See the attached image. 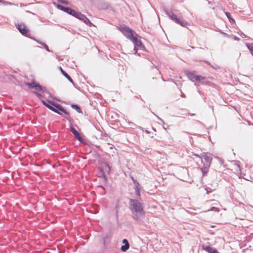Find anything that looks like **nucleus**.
I'll return each mask as SVG.
<instances>
[{
    "instance_id": "1",
    "label": "nucleus",
    "mask_w": 253,
    "mask_h": 253,
    "mask_svg": "<svg viewBox=\"0 0 253 253\" xmlns=\"http://www.w3.org/2000/svg\"><path fill=\"white\" fill-rule=\"evenodd\" d=\"M120 31L128 39L130 40L134 44L133 50L137 52V47L141 49L142 43L140 39H138V35L132 29L127 26H122L120 28Z\"/></svg>"
},
{
    "instance_id": "2",
    "label": "nucleus",
    "mask_w": 253,
    "mask_h": 253,
    "mask_svg": "<svg viewBox=\"0 0 253 253\" xmlns=\"http://www.w3.org/2000/svg\"><path fill=\"white\" fill-rule=\"evenodd\" d=\"M130 204L133 218L136 220H140L144 218L145 212L141 203L138 200L130 199Z\"/></svg>"
},
{
    "instance_id": "3",
    "label": "nucleus",
    "mask_w": 253,
    "mask_h": 253,
    "mask_svg": "<svg viewBox=\"0 0 253 253\" xmlns=\"http://www.w3.org/2000/svg\"><path fill=\"white\" fill-rule=\"evenodd\" d=\"M201 159V163L203 166L201 168V170L203 172V175L207 174L209 171L211 164L212 161V157L211 155H208L206 153H203L201 156L196 155Z\"/></svg>"
},
{
    "instance_id": "4",
    "label": "nucleus",
    "mask_w": 253,
    "mask_h": 253,
    "mask_svg": "<svg viewBox=\"0 0 253 253\" xmlns=\"http://www.w3.org/2000/svg\"><path fill=\"white\" fill-rule=\"evenodd\" d=\"M167 14L171 20L182 27H185L188 25V22L184 20L182 17H177L176 15L172 12H167Z\"/></svg>"
},
{
    "instance_id": "5",
    "label": "nucleus",
    "mask_w": 253,
    "mask_h": 253,
    "mask_svg": "<svg viewBox=\"0 0 253 253\" xmlns=\"http://www.w3.org/2000/svg\"><path fill=\"white\" fill-rule=\"evenodd\" d=\"M100 170L102 173V176L104 181L106 180V177L105 176L106 173H109L110 171V168L109 166L106 163H103L101 164Z\"/></svg>"
},
{
    "instance_id": "6",
    "label": "nucleus",
    "mask_w": 253,
    "mask_h": 253,
    "mask_svg": "<svg viewBox=\"0 0 253 253\" xmlns=\"http://www.w3.org/2000/svg\"><path fill=\"white\" fill-rule=\"evenodd\" d=\"M76 18L83 21L84 23H85L86 25H88L89 26H91L92 25V23L86 17V16L84 14H82L80 12H78V14H77Z\"/></svg>"
},
{
    "instance_id": "7",
    "label": "nucleus",
    "mask_w": 253,
    "mask_h": 253,
    "mask_svg": "<svg viewBox=\"0 0 253 253\" xmlns=\"http://www.w3.org/2000/svg\"><path fill=\"white\" fill-rule=\"evenodd\" d=\"M16 28L23 35L27 36L29 30L27 28L24 23H18L16 25Z\"/></svg>"
},
{
    "instance_id": "8",
    "label": "nucleus",
    "mask_w": 253,
    "mask_h": 253,
    "mask_svg": "<svg viewBox=\"0 0 253 253\" xmlns=\"http://www.w3.org/2000/svg\"><path fill=\"white\" fill-rule=\"evenodd\" d=\"M187 76L188 78L192 82L200 81L204 79V78L202 76H197L192 72H189L187 74Z\"/></svg>"
},
{
    "instance_id": "9",
    "label": "nucleus",
    "mask_w": 253,
    "mask_h": 253,
    "mask_svg": "<svg viewBox=\"0 0 253 253\" xmlns=\"http://www.w3.org/2000/svg\"><path fill=\"white\" fill-rule=\"evenodd\" d=\"M25 84L29 87L34 88L38 91L42 90V87L39 84H36L35 82L26 83Z\"/></svg>"
},
{
    "instance_id": "10",
    "label": "nucleus",
    "mask_w": 253,
    "mask_h": 253,
    "mask_svg": "<svg viewBox=\"0 0 253 253\" xmlns=\"http://www.w3.org/2000/svg\"><path fill=\"white\" fill-rule=\"evenodd\" d=\"M71 131L75 136V137L80 142H83L84 141L83 138L81 136L80 133L76 130V129L73 127H71Z\"/></svg>"
},
{
    "instance_id": "11",
    "label": "nucleus",
    "mask_w": 253,
    "mask_h": 253,
    "mask_svg": "<svg viewBox=\"0 0 253 253\" xmlns=\"http://www.w3.org/2000/svg\"><path fill=\"white\" fill-rule=\"evenodd\" d=\"M52 105L54 106L56 109L60 110L66 114H68V113L66 111V110L60 104L53 102L52 103Z\"/></svg>"
},
{
    "instance_id": "12",
    "label": "nucleus",
    "mask_w": 253,
    "mask_h": 253,
    "mask_svg": "<svg viewBox=\"0 0 253 253\" xmlns=\"http://www.w3.org/2000/svg\"><path fill=\"white\" fill-rule=\"evenodd\" d=\"M203 248L208 253H218L214 248L210 246H203Z\"/></svg>"
},
{
    "instance_id": "13",
    "label": "nucleus",
    "mask_w": 253,
    "mask_h": 253,
    "mask_svg": "<svg viewBox=\"0 0 253 253\" xmlns=\"http://www.w3.org/2000/svg\"><path fill=\"white\" fill-rule=\"evenodd\" d=\"M66 13L74 16L75 17H76L78 12H76L75 10L72 9V8L67 7L66 10L65 11Z\"/></svg>"
},
{
    "instance_id": "14",
    "label": "nucleus",
    "mask_w": 253,
    "mask_h": 253,
    "mask_svg": "<svg viewBox=\"0 0 253 253\" xmlns=\"http://www.w3.org/2000/svg\"><path fill=\"white\" fill-rule=\"evenodd\" d=\"M60 70L62 74L72 83L73 84V81L70 76L65 72L64 71L61 67H60Z\"/></svg>"
},
{
    "instance_id": "15",
    "label": "nucleus",
    "mask_w": 253,
    "mask_h": 253,
    "mask_svg": "<svg viewBox=\"0 0 253 253\" xmlns=\"http://www.w3.org/2000/svg\"><path fill=\"white\" fill-rule=\"evenodd\" d=\"M42 102L43 104V105H45L48 109H49V107H53L51 105H52V103H53V102L50 100H42Z\"/></svg>"
},
{
    "instance_id": "16",
    "label": "nucleus",
    "mask_w": 253,
    "mask_h": 253,
    "mask_svg": "<svg viewBox=\"0 0 253 253\" xmlns=\"http://www.w3.org/2000/svg\"><path fill=\"white\" fill-rule=\"evenodd\" d=\"M129 243H127L122 246L121 248V249L122 252H125L129 249Z\"/></svg>"
},
{
    "instance_id": "17",
    "label": "nucleus",
    "mask_w": 253,
    "mask_h": 253,
    "mask_svg": "<svg viewBox=\"0 0 253 253\" xmlns=\"http://www.w3.org/2000/svg\"><path fill=\"white\" fill-rule=\"evenodd\" d=\"M246 46L250 50L251 53L253 55V43H246Z\"/></svg>"
},
{
    "instance_id": "18",
    "label": "nucleus",
    "mask_w": 253,
    "mask_h": 253,
    "mask_svg": "<svg viewBox=\"0 0 253 253\" xmlns=\"http://www.w3.org/2000/svg\"><path fill=\"white\" fill-rule=\"evenodd\" d=\"M71 107L73 109H75L78 112L82 113V110H81L80 107L78 105H76V104H72L71 105Z\"/></svg>"
},
{
    "instance_id": "19",
    "label": "nucleus",
    "mask_w": 253,
    "mask_h": 253,
    "mask_svg": "<svg viewBox=\"0 0 253 253\" xmlns=\"http://www.w3.org/2000/svg\"><path fill=\"white\" fill-rule=\"evenodd\" d=\"M225 14L230 22H235L234 19L231 17L230 14L229 12H226Z\"/></svg>"
},
{
    "instance_id": "20",
    "label": "nucleus",
    "mask_w": 253,
    "mask_h": 253,
    "mask_svg": "<svg viewBox=\"0 0 253 253\" xmlns=\"http://www.w3.org/2000/svg\"><path fill=\"white\" fill-rule=\"evenodd\" d=\"M57 7L59 9H60L63 11H65L66 10V9L67 8V7H65L63 5H60V4H57Z\"/></svg>"
},
{
    "instance_id": "21",
    "label": "nucleus",
    "mask_w": 253,
    "mask_h": 253,
    "mask_svg": "<svg viewBox=\"0 0 253 253\" xmlns=\"http://www.w3.org/2000/svg\"><path fill=\"white\" fill-rule=\"evenodd\" d=\"M49 109H50L51 110H52V111L59 114V115H61V114L58 111V110L56 109L55 108L53 107H49Z\"/></svg>"
},
{
    "instance_id": "22",
    "label": "nucleus",
    "mask_w": 253,
    "mask_h": 253,
    "mask_svg": "<svg viewBox=\"0 0 253 253\" xmlns=\"http://www.w3.org/2000/svg\"><path fill=\"white\" fill-rule=\"evenodd\" d=\"M39 42V43H40L42 45L44 46V47L45 48V49H46L47 51H48V52H49V51H50V50H49V48H48V46H47L46 44H45L44 43L41 42Z\"/></svg>"
},
{
    "instance_id": "23",
    "label": "nucleus",
    "mask_w": 253,
    "mask_h": 253,
    "mask_svg": "<svg viewBox=\"0 0 253 253\" xmlns=\"http://www.w3.org/2000/svg\"><path fill=\"white\" fill-rule=\"evenodd\" d=\"M58 1L59 3H63V4H67V5L69 4V2L68 1L64 0H58Z\"/></svg>"
},
{
    "instance_id": "24",
    "label": "nucleus",
    "mask_w": 253,
    "mask_h": 253,
    "mask_svg": "<svg viewBox=\"0 0 253 253\" xmlns=\"http://www.w3.org/2000/svg\"><path fill=\"white\" fill-rule=\"evenodd\" d=\"M205 190L207 191V193L209 194V193L211 192L213 189H212L210 187H206L205 188Z\"/></svg>"
},
{
    "instance_id": "25",
    "label": "nucleus",
    "mask_w": 253,
    "mask_h": 253,
    "mask_svg": "<svg viewBox=\"0 0 253 253\" xmlns=\"http://www.w3.org/2000/svg\"><path fill=\"white\" fill-rule=\"evenodd\" d=\"M210 211H219V210L218 209V208L215 207H212Z\"/></svg>"
},
{
    "instance_id": "26",
    "label": "nucleus",
    "mask_w": 253,
    "mask_h": 253,
    "mask_svg": "<svg viewBox=\"0 0 253 253\" xmlns=\"http://www.w3.org/2000/svg\"><path fill=\"white\" fill-rule=\"evenodd\" d=\"M33 92L36 94L37 96H38L40 98H41L42 97V95L40 94L39 93L35 91H34Z\"/></svg>"
},
{
    "instance_id": "27",
    "label": "nucleus",
    "mask_w": 253,
    "mask_h": 253,
    "mask_svg": "<svg viewBox=\"0 0 253 253\" xmlns=\"http://www.w3.org/2000/svg\"><path fill=\"white\" fill-rule=\"evenodd\" d=\"M135 192L137 195L139 196L140 195V188H137V189L135 190Z\"/></svg>"
},
{
    "instance_id": "28",
    "label": "nucleus",
    "mask_w": 253,
    "mask_h": 253,
    "mask_svg": "<svg viewBox=\"0 0 253 253\" xmlns=\"http://www.w3.org/2000/svg\"><path fill=\"white\" fill-rule=\"evenodd\" d=\"M1 2H2V3L4 4H10V5L11 4V3L10 2L3 1V0H2V1Z\"/></svg>"
},
{
    "instance_id": "29",
    "label": "nucleus",
    "mask_w": 253,
    "mask_h": 253,
    "mask_svg": "<svg viewBox=\"0 0 253 253\" xmlns=\"http://www.w3.org/2000/svg\"><path fill=\"white\" fill-rule=\"evenodd\" d=\"M139 184L138 182H136L135 185V189L136 190V189H137V188H139Z\"/></svg>"
},
{
    "instance_id": "30",
    "label": "nucleus",
    "mask_w": 253,
    "mask_h": 253,
    "mask_svg": "<svg viewBox=\"0 0 253 253\" xmlns=\"http://www.w3.org/2000/svg\"><path fill=\"white\" fill-rule=\"evenodd\" d=\"M122 243L123 244H124L128 243L127 240L126 239H125L123 240Z\"/></svg>"
},
{
    "instance_id": "31",
    "label": "nucleus",
    "mask_w": 253,
    "mask_h": 253,
    "mask_svg": "<svg viewBox=\"0 0 253 253\" xmlns=\"http://www.w3.org/2000/svg\"><path fill=\"white\" fill-rule=\"evenodd\" d=\"M236 164H237V168L239 169V170L240 171V168L239 165L237 163H236Z\"/></svg>"
},
{
    "instance_id": "32",
    "label": "nucleus",
    "mask_w": 253,
    "mask_h": 253,
    "mask_svg": "<svg viewBox=\"0 0 253 253\" xmlns=\"http://www.w3.org/2000/svg\"><path fill=\"white\" fill-rule=\"evenodd\" d=\"M157 117H158V119H159V120H160V121H161L163 123H164V121H163L162 119H161V118H159V117H158V116H157Z\"/></svg>"
},
{
    "instance_id": "33",
    "label": "nucleus",
    "mask_w": 253,
    "mask_h": 253,
    "mask_svg": "<svg viewBox=\"0 0 253 253\" xmlns=\"http://www.w3.org/2000/svg\"><path fill=\"white\" fill-rule=\"evenodd\" d=\"M181 96L185 97V95H184V94L183 93H182V95H181Z\"/></svg>"
},
{
    "instance_id": "34",
    "label": "nucleus",
    "mask_w": 253,
    "mask_h": 253,
    "mask_svg": "<svg viewBox=\"0 0 253 253\" xmlns=\"http://www.w3.org/2000/svg\"><path fill=\"white\" fill-rule=\"evenodd\" d=\"M235 39H236V40H238V39H239V38H235Z\"/></svg>"
},
{
    "instance_id": "35",
    "label": "nucleus",
    "mask_w": 253,
    "mask_h": 253,
    "mask_svg": "<svg viewBox=\"0 0 253 253\" xmlns=\"http://www.w3.org/2000/svg\"><path fill=\"white\" fill-rule=\"evenodd\" d=\"M46 253H50L49 251H47Z\"/></svg>"
},
{
    "instance_id": "36",
    "label": "nucleus",
    "mask_w": 253,
    "mask_h": 253,
    "mask_svg": "<svg viewBox=\"0 0 253 253\" xmlns=\"http://www.w3.org/2000/svg\"><path fill=\"white\" fill-rule=\"evenodd\" d=\"M37 253H41V252H38Z\"/></svg>"
},
{
    "instance_id": "37",
    "label": "nucleus",
    "mask_w": 253,
    "mask_h": 253,
    "mask_svg": "<svg viewBox=\"0 0 253 253\" xmlns=\"http://www.w3.org/2000/svg\"><path fill=\"white\" fill-rule=\"evenodd\" d=\"M1 1H2V0H0V3H1Z\"/></svg>"
}]
</instances>
